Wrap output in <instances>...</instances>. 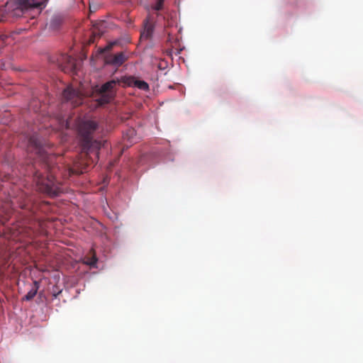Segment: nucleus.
<instances>
[{
    "mask_svg": "<svg viewBox=\"0 0 363 363\" xmlns=\"http://www.w3.org/2000/svg\"><path fill=\"white\" fill-rule=\"evenodd\" d=\"M28 146L30 148H33L35 153L42 157L46 163V177L38 171H36L33 175L38 189L40 192L51 196H57L61 192L60 183L57 181L56 176L55 175V167L51 168L48 164L50 160V157L45 150V145L38 135H33L29 138Z\"/></svg>",
    "mask_w": 363,
    "mask_h": 363,
    "instance_id": "f257e3e1",
    "label": "nucleus"
},
{
    "mask_svg": "<svg viewBox=\"0 0 363 363\" xmlns=\"http://www.w3.org/2000/svg\"><path fill=\"white\" fill-rule=\"evenodd\" d=\"M97 123L93 121H86L81 123L79 125V134L81 138L83 149L86 151L85 158L75 162L73 167H69V174H81L89 169V155L92 152L93 149L99 150L101 143L93 140L92 135L97 129Z\"/></svg>",
    "mask_w": 363,
    "mask_h": 363,
    "instance_id": "f03ea898",
    "label": "nucleus"
},
{
    "mask_svg": "<svg viewBox=\"0 0 363 363\" xmlns=\"http://www.w3.org/2000/svg\"><path fill=\"white\" fill-rule=\"evenodd\" d=\"M132 82L133 79L131 77H122L120 79H112L106 82L101 86L96 101L100 106L109 103L114 97L113 89L116 84L123 83L125 85L130 86Z\"/></svg>",
    "mask_w": 363,
    "mask_h": 363,
    "instance_id": "7ed1b4c3",
    "label": "nucleus"
},
{
    "mask_svg": "<svg viewBox=\"0 0 363 363\" xmlns=\"http://www.w3.org/2000/svg\"><path fill=\"white\" fill-rule=\"evenodd\" d=\"M63 103L70 104L73 107L81 105L83 102V94L77 89L69 86L62 92Z\"/></svg>",
    "mask_w": 363,
    "mask_h": 363,
    "instance_id": "20e7f679",
    "label": "nucleus"
},
{
    "mask_svg": "<svg viewBox=\"0 0 363 363\" xmlns=\"http://www.w3.org/2000/svg\"><path fill=\"white\" fill-rule=\"evenodd\" d=\"M128 59V56L124 52H120L116 54L108 53L104 56V62L116 67H121Z\"/></svg>",
    "mask_w": 363,
    "mask_h": 363,
    "instance_id": "39448f33",
    "label": "nucleus"
},
{
    "mask_svg": "<svg viewBox=\"0 0 363 363\" xmlns=\"http://www.w3.org/2000/svg\"><path fill=\"white\" fill-rule=\"evenodd\" d=\"M59 66L65 73H72L76 69V60L70 55L63 54L58 60Z\"/></svg>",
    "mask_w": 363,
    "mask_h": 363,
    "instance_id": "423d86ee",
    "label": "nucleus"
},
{
    "mask_svg": "<svg viewBox=\"0 0 363 363\" xmlns=\"http://www.w3.org/2000/svg\"><path fill=\"white\" fill-rule=\"evenodd\" d=\"M144 31L141 36L145 38H150L155 28L154 21L150 16H147L144 21Z\"/></svg>",
    "mask_w": 363,
    "mask_h": 363,
    "instance_id": "0eeeda50",
    "label": "nucleus"
},
{
    "mask_svg": "<svg viewBox=\"0 0 363 363\" xmlns=\"http://www.w3.org/2000/svg\"><path fill=\"white\" fill-rule=\"evenodd\" d=\"M102 24L103 23H100L94 26L92 34L88 40V44L94 43L96 37L100 38L103 35L104 30L101 29Z\"/></svg>",
    "mask_w": 363,
    "mask_h": 363,
    "instance_id": "6e6552de",
    "label": "nucleus"
},
{
    "mask_svg": "<svg viewBox=\"0 0 363 363\" xmlns=\"http://www.w3.org/2000/svg\"><path fill=\"white\" fill-rule=\"evenodd\" d=\"M39 287V282L38 281H34L31 289L26 294V295H25V296L23 298V300L26 301L32 300L37 294Z\"/></svg>",
    "mask_w": 363,
    "mask_h": 363,
    "instance_id": "1a4fd4ad",
    "label": "nucleus"
},
{
    "mask_svg": "<svg viewBox=\"0 0 363 363\" xmlns=\"http://www.w3.org/2000/svg\"><path fill=\"white\" fill-rule=\"evenodd\" d=\"M89 253L90 255H87L84 257V263L86 264V265L93 267L96 266L98 259L94 250L91 249Z\"/></svg>",
    "mask_w": 363,
    "mask_h": 363,
    "instance_id": "9d476101",
    "label": "nucleus"
},
{
    "mask_svg": "<svg viewBox=\"0 0 363 363\" xmlns=\"http://www.w3.org/2000/svg\"><path fill=\"white\" fill-rule=\"evenodd\" d=\"M133 79V82H131V84L133 83H134V85L135 86H137L138 88H139L140 89H142V90H144V91H147L149 89V85L147 82H145V81H141V80H134V79L133 77H131Z\"/></svg>",
    "mask_w": 363,
    "mask_h": 363,
    "instance_id": "9b49d317",
    "label": "nucleus"
},
{
    "mask_svg": "<svg viewBox=\"0 0 363 363\" xmlns=\"http://www.w3.org/2000/svg\"><path fill=\"white\" fill-rule=\"evenodd\" d=\"M35 0H21V4L26 8L36 6Z\"/></svg>",
    "mask_w": 363,
    "mask_h": 363,
    "instance_id": "f8f14e48",
    "label": "nucleus"
},
{
    "mask_svg": "<svg viewBox=\"0 0 363 363\" xmlns=\"http://www.w3.org/2000/svg\"><path fill=\"white\" fill-rule=\"evenodd\" d=\"M164 0H157L156 4L152 6V9L155 11H160L163 9Z\"/></svg>",
    "mask_w": 363,
    "mask_h": 363,
    "instance_id": "ddd939ff",
    "label": "nucleus"
},
{
    "mask_svg": "<svg viewBox=\"0 0 363 363\" xmlns=\"http://www.w3.org/2000/svg\"><path fill=\"white\" fill-rule=\"evenodd\" d=\"M114 44H115L114 43H110L105 48L101 50V52L111 50Z\"/></svg>",
    "mask_w": 363,
    "mask_h": 363,
    "instance_id": "4468645a",
    "label": "nucleus"
},
{
    "mask_svg": "<svg viewBox=\"0 0 363 363\" xmlns=\"http://www.w3.org/2000/svg\"><path fill=\"white\" fill-rule=\"evenodd\" d=\"M98 155H99V152L98 151H95L94 152V155L96 156V157H98Z\"/></svg>",
    "mask_w": 363,
    "mask_h": 363,
    "instance_id": "2eb2a0df",
    "label": "nucleus"
}]
</instances>
